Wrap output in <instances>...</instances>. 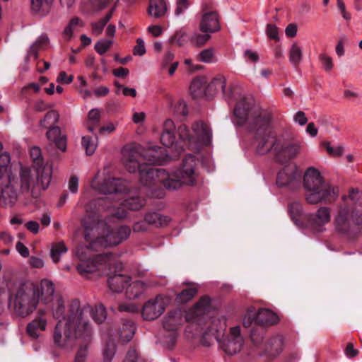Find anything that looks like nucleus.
<instances>
[{
  "mask_svg": "<svg viewBox=\"0 0 362 362\" xmlns=\"http://www.w3.org/2000/svg\"><path fill=\"white\" fill-rule=\"evenodd\" d=\"M177 135L180 140L195 151L210 145L212 141L211 128L202 120L193 122L191 129L185 124H180L177 127Z\"/></svg>",
  "mask_w": 362,
  "mask_h": 362,
  "instance_id": "7",
  "label": "nucleus"
},
{
  "mask_svg": "<svg viewBox=\"0 0 362 362\" xmlns=\"http://www.w3.org/2000/svg\"><path fill=\"white\" fill-rule=\"evenodd\" d=\"M175 132L177 133V129L175 128L173 121L170 119H166L163 123L160 136L162 144L168 148L173 147L177 141Z\"/></svg>",
  "mask_w": 362,
  "mask_h": 362,
  "instance_id": "24",
  "label": "nucleus"
},
{
  "mask_svg": "<svg viewBox=\"0 0 362 362\" xmlns=\"http://www.w3.org/2000/svg\"><path fill=\"white\" fill-rule=\"evenodd\" d=\"M279 320L278 315L269 309L262 308L255 313V325L262 327L276 325Z\"/></svg>",
  "mask_w": 362,
  "mask_h": 362,
  "instance_id": "25",
  "label": "nucleus"
},
{
  "mask_svg": "<svg viewBox=\"0 0 362 362\" xmlns=\"http://www.w3.org/2000/svg\"><path fill=\"white\" fill-rule=\"evenodd\" d=\"M132 280L129 276L115 274L109 277L107 284L112 292L120 293L125 290L127 284Z\"/></svg>",
  "mask_w": 362,
  "mask_h": 362,
  "instance_id": "29",
  "label": "nucleus"
},
{
  "mask_svg": "<svg viewBox=\"0 0 362 362\" xmlns=\"http://www.w3.org/2000/svg\"><path fill=\"white\" fill-rule=\"evenodd\" d=\"M192 320L189 314L185 315V312L177 308L169 311L163 320V326L165 331H177L185 321Z\"/></svg>",
  "mask_w": 362,
  "mask_h": 362,
  "instance_id": "17",
  "label": "nucleus"
},
{
  "mask_svg": "<svg viewBox=\"0 0 362 362\" xmlns=\"http://www.w3.org/2000/svg\"><path fill=\"white\" fill-rule=\"evenodd\" d=\"M301 173L296 165H289L283 168L278 173L276 184L279 187L296 189L300 186Z\"/></svg>",
  "mask_w": 362,
  "mask_h": 362,
  "instance_id": "13",
  "label": "nucleus"
},
{
  "mask_svg": "<svg viewBox=\"0 0 362 362\" xmlns=\"http://www.w3.org/2000/svg\"><path fill=\"white\" fill-rule=\"evenodd\" d=\"M88 242L90 244V241ZM91 250H93V248L90 246V245L89 246H79L76 248L75 255L79 261L87 259L88 258H91ZM94 250H95L94 249Z\"/></svg>",
  "mask_w": 362,
  "mask_h": 362,
  "instance_id": "51",
  "label": "nucleus"
},
{
  "mask_svg": "<svg viewBox=\"0 0 362 362\" xmlns=\"http://www.w3.org/2000/svg\"><path fill=\"white\" fill-rule=\"evenodd\" d=\"M266 33L270 39L274 40L276 41L279 40L278 28L275 25L268 24L267 25Z\"/></svg>",
  "mask_w": 362,
  "mask_h": 362,
  "instance_id": "63",
  "label": "nucleus"
},
{
  "mask_svg": "<svg viewBox=\"0 0 362 362\" xmlns=\"http://www.w3.org/2000/svg\"><path fill=\"white\" fill-rule=\"evenodd\" d=\"M74 301L78 300H72L66 309L64 300L61 297H57L55 300L52 302V313L53 317L55 319H59V320H62V322H65V317L67 316L69 310Z\"/></svg>",
  "mask_w": 362,
  "mask_h": 362,
  "instance_id": "31",
  "label": "nucleus"
},
{
  "mask_svg": "<svg viewBox=\"0 0 362 362\" xmlns=\"http://www.w3.org/2000/svg\"><path fill=\"white\" fill-rule=\"evenodd\" d=\"M284 347V339L281 336L277 335L271 337L267 342L264 351L265 354L272 358L279 355Z\"/></svg>",
  "mask_w": 362,
  "mask_h": 362,
  "instance_id": "28",
  "label": "nucleus"
},
{
  "mask_svg": "<svg viewBox=\"0 0 362 362\" xmlns=\"http://www.w3.org/2000/svg\"><path fill=\"white\" fill-rule=\"evenodd\" d=\"M47 323V312L44 309H40L34 319L27 325L26 333L30 338L37 339L46 330Z\"/></svg>",
  "mask_w": 362,
  "mask_h": 362,
  "instance_id": "16",
  "label": "nucleus"
},
{
  "mask_svg": "<svg viewBox=\"0 0 362 362\" xmlns=\"http://www.w3.org/2000/svg\"><path fill=\"white\" fill-rule=\"evenodd\" d=\"M168 11L166 0H150L148 13L154 18H164Z\"/></svg>",
  "mask_w": 362,
  "mask_h": 362,
  "instance_id": "30",
  "label": "nucleus"
},
{
  "mask_svg": "<svg viewBox=\"0 0 362 362\" xmlns=\"http://www.w3.org/2000/svg\"><path fill=\"white\" fill-rule=\"evenodd\" d=\"M198 288L194 285H191L188 288L182 290L177 295L176 300L178 303H187L191 300L197 293Z\"/></svg>",
  "mask_w": 362,
  "mask_h": 362,
  "instance_id": "46",
  "label": "nucleus"
},
{
  "mask_svg": "<svg viewBox=\"0 0 362 362\" xmlns=\"http://www.w3.org/2000/svg\"><path fill=\"white\" fill-rule=\"evenodd\" d=\"M163 149L160 147H148L146 149L139 145L126 146L122 150V161L129 173L138 171L142 182L155 177H163L165 174L163 169H155L150 165L160 164L163 159Z\"/></svg>",
  "mask_w": 362,
  "mask_h": 362,
  "instance_id": "3",
  "label": "nucleus"
},
{
  "mask_svg": "<svg viewBox=\"0 0 362 362\" xmlns=\"http://www.w3.org/2000/svg\"><path fill=\"white\" fill-rule=\"evenodd\" d=\"M199 60L204 63H213L216 62L213 49H206L202 51L197 56Z\"/></svg>",
  "mask_w": 362,
  "mask_h": 362,
  "instance_id": "53",
  "label": "nucleus"
},
{
  "mask_svg": "<svg viewBox=\"0 0 362 362\" xmlns=\"http://www.w3.org/2000/svg\"><path fill=\"white\" fill-rule=\"evenodd\" d=\"M265 334V329L264 327L256 328L254 327L251 331V339L255 346L261 344L263 341Z\"/></svg>",
  "mask_w": 362,
  "mask_h": 362,
  "instance_id": "54",
  "label": "nucleus"
},
{
  "mask_svg": "<svg viewBox=\"0 0 362 362\" xmlns=\"http://www.w3.org/2000/svg\"><path fill=\"white\" fill-rule=\"evenodd\" d=\"M252 101L243 100L238 103L234 110V116L236 118L235 122L239 126L245 125L248 127V122L256 110H252Z\"/></svg>",
  "mask_w": 362,
  "mask_h": 362,
  "instance_id": "19",
  "label": "nucleus"
},
{
  "mask_svg": "<svg viewBox=\"0 0 362 362\" xmlns=\"http://www.w3.org/2000/svg\"><path fill=\"white\" fill-rule=\"evenodd\" d=\"M342 199L344 203L337 206L334 216V228L341 234H354L362 221V192L351 189Z\"/></svg>",
  "mask_w": 362,
  "mask_h": 362,
  "instance_id": "5",
  "label": "nucleus"
},
{
  "mask_svg": "<svg viewBox=\"0 0 362 362\" xmlns=\"http://www.w3.org/2000/svg\"><path fill=\"white\" fill-rule=\"evenodd\" d=\"M82 146L86 150L87 155L90 156L93 154L97 147V142L88 136L82 137Z\"/></svg>",
  "mask_w": 362,
  "mask_h": 362,
  "instance_id": "50",
  "label": "nucleus"
},
{
  "mask_svg": "<svg viewBox=\"0 0 362 362\" xmlns=\"http://www.w3.org/2000/svg\"><path fill=\"white\" fill-rule=\"evenodd\" d=\"M207 81L204 77H199L194 79L190 84V91L194 98L206 96Z\"/></svg>",
  "mask_w": 362,
  "mask_h": 362,
  "instance_id": "32",
  "label": "nucleus"
},
{
  "mask_svg": "<svg viewBox=\"0 0 362 362\" xmlns=\"http://www.w3.org/2000/svg\"><path fill=\"white\" fill-rule=\"evenodd\" d=\"M113 41L111 40L102 39L95 45V51L100 55L105 54L112 46Z\"/></svg>",
  "mask_w": 362,
  "mask_h": 362,
  "instance_id": "55",
  "label": "nucleus"
},
{
  "mask_svg": "<svg viewBox=\"0 0 362 362\" xmlns=\"http://www.w3.org/2000/svg\"><path fill=\"white\" fill-rule=\"evenodd\" d=\"M127 189V182L120 178L107 177L104 180L98 190L102 194H119L124 192Z\"/></svg>",
  "mask_w": 362,
  "mask_h": 362,
  "instance_id": "20",
  "label": "nucleus"
},
{
  "mask_svg": "<svg viewBox=\"0 0 362 362\" xmlns=\"http://www.w3.org/2000/svg\"><path fill=\"white\" fill-rule=\"evenodd\" d=\"M77 270L81 275H86L97 270V264L92 258L83 259L77 265Z\"/></svg>",
  "mask_w": 362,
  "mask_h": 362,
  "instance_id": "41",
  "label": "nucleus"
},
{
  "mask_svg": "<svg viewBox=\"0 0 362 362\" xmlns=\"http://www.w3.org/2000/svg\"><path fill=\"white\" fill-rule=\"evenodd\" d=\"M179 334L177 331H166L163 336V343L167 349H172L176 344Z\"/></svg>",
  "mask_w": 362,
  "mask_h": 362,
  "instance_id": "49",
  "label": "nucleus"
},
{
  "mask_svg": "<svg viewBox=\"0 0 362 362\" xmlns=\"http://www.w3.org/2000/svg\"><path fill=\"white\" fill-rule=\"evenodd\" d=\"M18 170L11 163V156L7 153L0 154V207H12L18 200L16 187L18 185L23 193L30 192L37 197L40 190L46 189L50 183L52 169L49 166L39 168L33 171L21 167L19 177Z\"/></svg>",
  "mask_w": 362,
  "mask_h": 362,
  "instance_id": "1",
  "label": "nucleus"
},
{
  "mask_svg": "<svg viewBox=\"0 0 362 362\" xmlns=\"http://www.w3.org/2000/svg\"><path fill=\"white\" fill-rule=\"evenodd\" d=\"M332 219V209L329 206H320L314 213L309 215L308 221L315 231L325 230V226Z\"/></svg>",
  "mask_w": 362,
  "mask_h": 362,
  "instance_id": "15",
  "label": "nucleus"
},
{
  "mask_svg": "<svg viewBox=\"0 0 362 362\" xmlns=\"http://www.w3.org/2000/svg\"><path fill=\"white\" fill-rule=\"evenodd\" d=\"M83 25V23L78 17L73 18L63 32V37L65 40L69 41L74 32Z\"/></svg>",
  "mask_w": 362,
  "mask_h": 362,
  "instance_id": "38",
  "label": "nucleus"
},
{
  "mask_svg": "<svg viewBox=\"0 0 362 362\" xmlns=\"http://www.w3.org/2000/svg\"><path fill=\"white\" fill-rule=\"evenodd\" d=\"M151 286V283L147 281H130L127 284L124 290L125 297L128 300H135L139 298Z\"/></svg>",
  "mask_w": 362,
  "mask_h": 362,
  "instance_id": "22",
  "label": "nucleus"
},
{
  "mask_svg": "<svg viewBox=\"0 0 362 362\" xmlns=\"http://www.w3.org/2000/svg\"><path fill=\"white\" fill-rule=\"evenodd\" d=\"M210 305V298L204 296L189 310L188 314L189 315H192L193 317L200 316L209 310Z\"/></svg>",
  "mask_w": 362,
  "mask_h": 362,
  "instance_id": "33",
  "label": "nucleus"
},
{
  "mask_svg": "<svg viewBox=\"0 0 362 362\" xmlns=\"http://www.w3.org/2000/svg\"><path fill=\"white\" fill-rule=\"evenodd\" d=\"M14 313L22 317L32 314L39 303L37 291L35 286L27 284H19L16 291L10 297Z\"/></svg>",
  "mask_w": 362,
  "mask_h": 362,
  "instance_id": "8",
  "label": "nucleus"
},
{
  "mask_svg": "<svg viewBox=\"0 0 362 362\" xmlns=\"http://www.w3.org/2000/svg\"><path fill=\"white\" fill-rule=\"evenodd\" d=\"M289 62L297 66L303 59V49L297 43L291 45L288 51Z\"/></svg>",
  "mask_w": 362,
  "mask_h": 362,
  "instance_id": "40",
  "label": "nucleus"
},
{
  "mask_svg": "<svg viewBox=\"0 0 362 362\" xmlns=\"http://www.w3.org/2000/svg\"><path fill=\"white\" fill-rule=\"evenodd\" d=\"M189 6L190 3L188 0H177L176 2V8L175 9V16H180L189 8Z\"/></svg>",
  "mask_w": 362,
  "mask_h": 362,
  "instance_id": "61",
  "label": "nucleus"
},
{
  "mask_svg": "<svg viewBox=\"0 0 362 362\" xmlns=\"http://www.w3.org/2000/svg\"><path fill=\"white\" fill-rule=\"evenodd\" d=\"M59 112L57 110H52L47 112L45 117L40 119V126L49 129L52 127H56L55 124L59 122Z\"/></svg>",
  "mask_w": 362,
  "mask_h": 362,
  "instance_id": "36",
  "label": "nucleus"
},
{
  "mask_svg": "<svg viewBox=\"0 0 362 362\" xmlns=\"http://www.w3.org/2000/svg\"><path fill=\"white\" fill-rule=\"evenodd\" d=\"M221 349L229 355L238 353L243 344V338L240 334V327L235 326L230 329V332L222 340H218Z\"/></svg>",
  "mask_w": 362,
  "mask_h": 362,
  "instance_id": "14",
  "label": "nucleus"
},
{
  "mask_svg": "<svg viewBox=\"0 0 362 362\" xmlns=\"http://www.w3.org/2000/svg\"><path fill=\"white\" fill-rule=\"evenodd\" d=\"M123 362H143V359L134 349H131L127 354Z\"/></svg>",
  "mask_w": 362,
  "mask_h": 362,
  "instance_id": "62",
  "label": "nucleus"
},
{
  "mask_svg": "<svg viewBox=\"0 0 362 362\" xmlns=\"http://www.w3.org/2000/svg\"><path fill=\"white\" fill-rule=\"evenodd\" d=\"M197 165L194 156L189 155L183 160L182 168L169 175L166 179L165 174L163 177H157L163 182V186L168 190H175L182 185H194L197 182V174L195 172Z\"/></svg>",
  "mask_w": 362,
  "mask_h": 362,
  "instance_id": "9",
  "label": "nucleus"
},
{
  "mask_svg": "<svg viewBox=\"0 0 362 362\" xmlns=\"http://www.w3.org/2000/svg\"><path fill=\"white\" fill-rule=\"evenodd\" d=\"M319 57L325 70L327 71H331L333 67L332 57L325 54H321Z\"/></svg>",
  "mask_w": 362,
  "mask_h": 362,
  "instance_id": "64",
  "label": "nucleus"
},
{
  "mask_svg": "<svg viewBox=\"0 0 362 362\" xmlns=\"http://www.w3.org/2000/svg\"><path fill=\"white\" fill-rule=\"evenodd\" d=\"M88 307L90 310L89 318L92 317L93 320L97 323L103 322L107 317V313L105 308L103 305H96L95 308H91L90 305H83L81 308H86Z\"/></svg>",
  "mask_w": 362,
  "mask_h": 362,
  "instance_id": "37",
  "label": "nucleus"
},
{
  "mask_svg": "<svg viewBox=\"0 0 362 362\" xmlns=\"http://www.w3.org/2000/svg\"><path fill=\"white\" fill-rule=\"evenodd\" d=\"M90 310L88 307L81 308L79 301L71 305L65 322L59 320L53 332L54 345L62 349L71 351L76 344V340H90L93 329L89 322Z\"/></svg>",
  "mask_w": 362,
  "mask_h": 362,
  "instance_id": "2",
  "label": "nucleus"
},
{
  "mask_svg": "<svg viewBox=\"0 0 362 362\" xmlns=\"http://www.w3.org/2000/svg\"><path fill=\"white\" fill-rule=\"evenodd\" d=\"M116 352V347L113 342L107 343L103 351V362H110Z\"/></svg>",
  "mask_w": 362,
  "mask_h": 362,
  "instance_id": "52",
  "label": "nucleus"
},
{
  "mask_svg": "<svg viewBox=\"0 0 362 362\" xmlns=\"http://www.w3.org/2000/svg\"><path fill=\"white\" fill-rule=\"evenodd\" d=\"M199 29L204 33H214L220 29L218 16L216 12H208L203 15Z\"/></svg>",
  "mask_w": 362,
  "mask_h": 362,
  "instance_id": "26",
  "label": "nucleus"
},
{
  "mask_svg": "<svg viewBox=\"0 0 362 362\" xmlns=\"http://www.w3.org/2000/svg\"><path fill=\"white\" fill-rule=\"evenodd\" d=\"M226 79L222 75H218L213 78V80L208 83L206 88V97H213L218 92H222L224 98L226 100L236 99L233 95L232 90L230 93L226 91Z\"/></svg>",
  "mask_w": 362,
  "mask_h": 362,
  "instance_id": "21",
  "label": "nucleus"
},
{
  "mask_svg": "<svg viewBox=\"0 0 362 362\" xmlns=\"http://www.w3.org/2000/svg\"><path fill=\"white\" fill-rule=\"evenodd\" d=\"M146 221L155 227H163L168 225L170 218L157 212H148L145 215Z\"/></svg>",
  "mask_w": 362,
  "mask_h": 362,
  "instance_id": "34",
  "label": "nucleus"
},
{
  "mask_svg": "<svg viewBox=\"0 0 362 362\" xmlns=\"http://www.w3.org/2000/svg\"><path fill=\"white\" fill-rule=\"evenodd\" d=\"M278 146L279 149L276 151L275 158L281 163L294 158L300 151L298 143L290 142L286 140L283 136H280V142Z\"/></svg>",
  "mask_w": 362,
  "mask_h": 362,
  "instance_id": "18",
  "label": "nucleus"
},
{
  "mask_svg": "<svg viewBox=\"0 0 362 362\" xmlns=\"http://www.w3.org/2000/svg\"><path fill=\"white\" fill-rule=\"evenodd\" d=\"M37 291V298L45 305L52 303L54 300V286L52 281L42 279L38 286H35Z\"/></svg>",
  "mask_w": 362,
  "mask_h": 362,
  "instance_id": "23",
  "label": "nucleus"
},
{
  "mask_svg": "<svg viewBox=\"0 0 362 362\" xmlns=\"http://www.w3.org/2000/svg\"><path fill=\"white\" fill-rule=\"evenodd\" d=\"M68 249L63 242L54 243L52 245L50 250V257L52 261L57 263L60 257L67 252Z\"/></svg>",
  "mask_w": 362,
  "mask_h": 362,
  "instance_id": "47",
  "label": "nucleus"
},
{
  "mask_svg": "<svg viewBox=\"0 0 362 362\" xmlns=\"http://www.w3.org/2000/svg\"><path fill=\"white\" fill-rule=\"evenodd\" d=\"M100 113V110L97 108H93L88 112L86 125L89 132H93L99 124Z\"/></svg>",
  "mask_w": 362,
  "mask_h": 362,
  "instance_id": "43",
  "label": "nucleus"
},
{
  "mask_svg": "<svg viewBox=\"0 0 362 362\" xmlns=\"http://www.w3.org/2000/svg\"><path fill=\"white\" fill-rule=\"evenodd\" d=\"M91 340H81L73 362H86Z\"/></svg>",
  "mask_w": 362,
  "mask_h": 362,
  "instance_id": "45",
  "label": "nucleus"
},
{
  "mask_svg": "<svg viewBox=\"0 0 362 362\" xmlns=\"http://www.w3.org/2000/svg\"><path fill=\"white\" fill-rule=\"evenodd\" d=\"M288 211L291 218L297 222L301 214L302 207L299 203H292L288 206Z\"/></svg>",
  "mask_w": 362,
  "mask_h": 362,
  "instance_id": "58",
  "label": "nucleus"
},
{
  "mask_svg": "<svg viewBox=\"0 0 362 362\" xmlns=\"http://www.w3.org/2000/svg\"><path fill=\"white\" fill-rule=\"evenodd\" d=\"M171 299L165 295H158L148 300L143 305L141 315L144 320H153L158 318L170 303Z\"/></svg>",
  "mask_w": 362,
  "mask_h": 362,
  "instance_id": "10",
  "label": "nucleus"
},
{
  "mask_svg": "<svg viewBox=\"0 0 362 362\" xmlns=\"http://www.w3.org/2000/svg\"><path fill=\"white\" fill-rule=\"evenodd\" d=\"M115 8H112L111 10L105 14V16L99 20L98 22L91 23L92 33L96 36L102 34L104 27L106 25L107 22L111 19Z\"/></svg>",
  "mask_w": 362,
  "mask_h": 362,
  "instance_id": "39",
  "label": "nucleus"
},
{
  "mask_svg": "<svg viewBox=\"0 0 362 362\" xmlns=\"http://www.w3.org/2000/svg\"><path fill=\"white\" fill-rule=\"evenodd\" d=\"M53 0H31V10L35 13L45 14Z\"/></svg>",
  "mask_w": 362,
  "mask_h": 362,
  "instance_id": "42",
  "label": "nucleus"
},
{
  "mask_svg": "<svg viewBox=\"0 0 362 362\" xmlns=\"http://www.w3.org/2000/svg\"><path fill=\"white\" fill-rule=\"evenodd\" d=\"M47 139L54 143L56 147L62 152L66 151L67 136L62 133L59 127H52L46 133Z\"/></svg>",
  "mask_w": 362,
  "mask_h": 362,
  "instance_id": "27",
  "label": "nucleus"
},
{
  "mask_svg": "<svg viewBox=\"0 0 362 362\" xmlns=\"http://www.w3.org/2000/svg\"><path fill=\"white\" fill-rule=\"evenodd\" d=\"M303 187L305 189V199L310 204L333 203L339 195V188L326 182L320 171L313 167L305 170Z\"/></svg>",
  "mask_w": 362,
  "mask_h": 362,
  "instance_id": "6",
  "label": "nucleus"
},
{
  "mask_svg": "<svg viewBox=\"0 0 362 362\" xmlns=\"http://www.w3.org/2000/svg\"><path fill=\"white\" fill-rule=\"evenodd\" d=\"M280 136L281 135L276 136L273 130L256 134L254 143L255 152L259 155L272 152L275 156L279 149Z\"/></svg>",
  "mask_w": 362,
  "mask_h": 362,
  "instance_id": "11",
  "label": "nucleus"
},
{
  "mask_svg": "<svg viewBox=\"0 0 362 362\" xmlns=\"http://www.w3.org/2000/svg\"><path fill=\"white\" fill-rule=\"evenodd\" d=\"M322 145L327 153L332 156H340L343 153L344 148L341 146L332 147L328 141L323 142Z\"/></svg>",
  "mask_w": 362,
  "mask_h": 362,
  "instance_id": "60",
  "label": "nucleus"
},
{
  "mask_svg": "<svg viewBox=\"0 0 362 362\" xmlns=\"http://www.w3.org/2000/svg\"><path fill=\"white\" fill-rule=\"evenodd\" d=\"M209 38L210 35L209 34L196 33L192 37L191 42L197 47H201L205 45Z\"/></svg>",
  "mask_w": 362,
  "mask_h": 362,
  "instance_id": "59",
  "label": "nucleus"
},
{
  "mask_svg": "<svg viewBox=\"0 0 362 362\" xmlns=\"http://www.w3.org/2000/svg\"><path fill=\"white\" fill-rule=\"evenodd\" d=\"M144 205V199L139 196L129 197L124 200L122 203L124 207L129 210L137 211L142 208Z\"/></svg>",
  "mask_w": 362,
  "mask_h": 362,
  "instance_id": "48",
  "label": "nucleus"
},
{
  "mask_svg": "<svg viewBox=\"0 0 362 362\" xmlns=\"http://www.w3.org/2000/svg\"><path fill=\"white\" fill-rule=\"evenodd\" d=\"M112 0H89V6L92 11L98 12L109 4Z\"/></svg>",
  "mask_w": 362,
  "mask_h": 362,
  "instance_id": "57",
  "label": "nucleus"
},
{
  "mask_svg": "<svg viewBox=\"0 0 362 362\" xmlns=\"http://www.w3.org/2000/svg\"><path fill=\"white\" fill-rule=\"evenodd\" d=\"M273 116L271 112L265 110H256L248 122L247 130L256 134L267 132L271 129Z\"/></svg>",
  "mask_w": 362,
  "mask_h": 362,
  "instance_id": "12",
  "label": "nucleus"
},
{
  "mask_svg": "<svg viewBox=\"0 0 362 362\" xmlns=\"http://www.w3.org/2000/svg\"><path fill=\"white\" fill-rule=\"evenodd\" d=\"M85 239L90 242L95 250L115 246L128 238L131 233L129 226H121L110 229L107 223L99 221L95 216H88L83 221Z\"/></svg>",
  "mask_w": 362,
  "mask_h": 362,
  "instance_id": "4",
  "label": "nucleus"
},
{
  "mask_svg": "<svg viewBox=\"0 0 362 362\" xmlns=\"http://www.w3.org/2000/svg\"><path fill=\"white\" fill-rule=\"evenodd\" d=\"M136 327L131 320L125 321L119 328V337L123 342H129L134 335Z\"/></svg>",
  "mask_w": 362,
  "mask_h": 362,
  "instance_id": "35",
  "label": "nucleus"
},
{
  "mask_svg": "<svg viewBox=\"0 0 362 362\" xmlns=\"http://www.w3.org/2000/svg\"><path fill=\"white\" fill-rule=\"evenodd\" d=\"M187 40V35L183 30L176 32L170 38V42L178 46H183Z\"/></svg>",
  "mask_w": 362,
  "mask_h": 362,
  "instance_id": "56",
  "label": "nucleus"
},
{
  "mask_svg": "<svg viewBox=\"0 0 362 362\" xmlns=\"http://www.w3.org/2000/svg\"><path fill=\"white\" fill-rule=\"evenodd\" d=\"M49 43V38L47 35H42L39 38L31 45L28 54L34 58H37L38 55V50L47 46Z\"/></svg>",
  "mask_w": 362,
  "mask_h": 362,
  "instance_id": "44",
  "label": "nucleus"
}]
</instances>
